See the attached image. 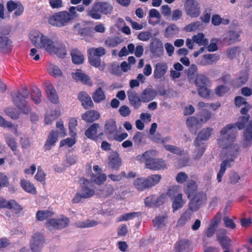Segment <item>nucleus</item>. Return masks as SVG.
<instances>
[{"instance_id": "f8f14e48", "label": "nucleus", "mask_w": 252, "mask_h": 252, "mask_svg": "<svg viewBox=\"0 0 252 252\" xmlns=\"http://www.w3.org/2000/svg\"><path fill=\"white\" fill-rule=\"evenodd\" d=\"M82 193L77 192L72 198V202L73 203H79L84 199L92 197L95 193L94 189L90 188L86 185H84L81 188Z\"/></svg>"}, {"instance_id": "bb28decb", "label": "nucleus", "mask_w": 252, "mask_h": 252, "mask_svg": "<svg viewBox=\"0 0 252 252\" xmlns=\"http://www.w3.org/2000/svg\"><path fill=\"white\" fill-rule=\"evenodd\" d=\"M168 66L166 63L161 62L157 63L154 70V77L158 79L162 78L166 73Z\"/></svg>"}, {"instance_id": "052dcab7", "label": "nucleus", "mask_w": 252, "mask_h": 252, "mask_svg": "<svg viewBox=\"0 0 252 252\" xmlns=\"http://www.w3.org/2000/svg\"><path fill=\"white\" fill-rule=\"evenodd\" d=\"M179 30L175 24H172L167 27L165 30V34L166 36H172L175 35Z\"/></svg>"}, {"instance_id": "c756f323", "label": "nucleus", "mask_w": 252, "mask_h": 252, "mask_svg": "<svg viewBox=\"0 0 252 252\" xmlns=\"http://www.w3.org/2000/svg\"><path fill=\"white\" fill-rule=\"evenodd\" d=\"M70 55L73 63L75 64H82L85 60L83 54L78 49L74 48L71 50Z\"/></svg>"}, {"instance_id": "412c9836", "label": "nucleus", "mask_w": 252, "mask_h": 252, "mask_svg": "<svg viewBox=\"0 0 252 252\" xmlns=\"http://www.w3.org/2000/svg\"><path fill=\"white\" fill-rule=\"evenodd\" d=\"M104 132L107 135L109 140L112 138L116 133L118 132L116 122L114 119H110L105 122Z\"/></svg>"}, {"instance_id": "c03bdc74", "label": "nucleus", "mask_w": 252, "mask_h": 252, "mask_svg": "<svg viewBox=\"0 0 252 252\" xmlns=\"http://www.w3.org/2000/svg\"><path fill=\"white\" fill-rule=\"evenodd\" d=\"M192 39L194 42L198 44L199 45H207L209 41L207 38H205L204 34L200 32L196 35H194L192 36Z\"/></svg>"}, {"instance_id": "7ed1b4c3", "label": "nucleus", "mask_w": 252, "mask_h": 252, "mask_svg": "<svg viewBox=\"0 0 252 252\" xmlns=\"http://www.w3.org/2000/svg\"><path fill=\"white\" fill-rule=\"evenodd\" d=\"M194 84L199 96L205 98L210 97L212 93L209 89L211 82L207 76L202 74H197L194 80Z\"/></svg>"}, {"instance_id": "a18cd8bd", "label": "nucleus", "mask_w": 252, "mask_h": 252, "mask_svg": "<svg viewBox=\"0 0 252 252\" xmlns=\"http://www.w3.org/2000/svg\"><path fill=\"white\" fill-rule=\"evenodd\" d=\"M53 215V212L47 210H39L36 212V218L38 221H43L49 218L52 217Z\"/></svg>"}, {"instance_id": "dca6fc26", "label": "nucleus", "mask_w": 252, "mask_h": 252, "mask_svg": "<svg viewBox=\"0 0 252 252\" xmlns=\"http://www.w3.org/2000/svg\"><path fill=\"white\" fill-rule=\"evenodd\" d=\"M217 240L223 250H228L231 242L230 238L226 235V231L224 229H220L217 232Z\"/></svg>"}, {"instance_id": "9d476101", "label": "nucleus", "mask_w": 252, "mask_h": 252, "mask_svg": "<svg viewBox=\"0 0 252 252\" xmlns=\"http://www.w3.org/2000/svg\"><path fill=\"white\" fill-rule=\"evenodd\" d=\"M185 9L187 15L191 18H197L201 13L200 4L195 0H186Z\"/></svg>"}, {"instance_id": "6e6d98bb", "label": "nucleus", "mask_w": 252, "mask_h": 252, "mask_svg": "<svg viewBox=\"0 0 252 252\" xmlns=\"http://www.w3.org/2000/svg\"><path fill=\"white\" fill-rule=\"evenodd\" d=\"M139 213L138 212H131L126 213L123 215L120 216L118 219V221H126L129 220H131L133 218L138 217Z\"/></svg>"}, {"instance_id": "4468645a", "label": "nucleus", "mask_w": 252, "mask_h": 252, "mask_svg": "<svg viewBox=\"0 0 252 252\" xmlns=\"http://www.w3.org/2000/svg\"><path fill=\"white\" fill-rule=\"evenodd\" d=\"M241 32V31L236 32L231 30L226 32L222 36V42L223 44L226 45H230L240 41Z\"/></svg>"}, {"instance_id": "5fc2aeb1", "label": "nucleus", "mask_w": 252, "mask_h": 252, "mask_svg": "<svg viewBox=\"0 0 252 252\" xmlns=\"http://www.w3.org/2000/svg\"><path fill=\"white\" fill-rule=\"evenodd\" d=\"M107 178L106 175L104 173L93 174L92 175L91 179L97 185H101L104 182Z\"/></svg>"}, {"instance_id": "1a4fd4ad", "label": "nucleus", "mask_w": 252, "mask_h": 252, "mask_svg": "<svg viewBox=\"0 0 252 252\" xmlns=\"http://www.w3.org/2000/svg\"><path fill=\"white\" fill-rule=\"evenodd\" d=\"M30 39L33 44L36 47L40 48L43 47L46 51L49 50V49H50L48 47L50 44L51 43L52 40L42 33L35 32L34 34L31 35Z\"/></svg>"}, {"instance_id": "6e6552de", "label": "nucleus", "mask_w": 252, "mask_h": 252, "mask_svg": "<svg viewBox=\"0 0 252 252\" xmlns=\"http://www.w3.org/2000/svg\"><path fill=\"white\" fill-rule=\"evenodd\" d=\"M151 153V152L146 151L142 155V157L145 160L146 167L154 170L164 169L166 167L165 161L161 158H150L149 156Z\"/></svg>"}, {"instance_id": "423d86ee", "label": "nucleus", "mask_w": 252, "mask_h": 252, "mask_svg": "<svg viewBox=\"0 0 252 252\" xmlns=\"http://www.w3.org/2000/svg\"><path fill=\"white\" fill-rule=\"evenodd\" d=\"M106 50L102 47H93L88 50V61L93 66L98 68L101 63V57L105 55Z\"/></svg>"}, {"instance_id": "3c124183", "label": "nucleus", "mask_w": 252, "mask_h": 252, "mask_svg": "<svg viewBox=\"0 0 252 252\" xmlns=\"http://www.w3.org/2000/svg\"><path fill=\"white\" fill-rule=\"evenodd\" d=\"M31 97L32 100L35 104H38L41 102V93L40 90L35 87L33 88L31 92Z\"/></svg>"}, {"instance_id": "2eb2a0df", "label": "nucleus", "mask_w": 252, "mask_h": 252, "mask_svg": "<svg viewBox=\"0 0 252 252\" xmlns=\"http://www.w3.org/2000/svg\"><path fill=\"white\" fill-rule=\"evenodd\" d=\"M51 46L49 45L48 48L49 50H46L47 52L50 54H54L57 55L60 58H63L66 54V50L65 46L60 43L54 42L51 41Z\"/></svg>"}, {"instance_id": "aec40b11", "label": "nucleus", "mask_w": 252, "mask_h": 252, "mask_svg": "<svg viewBox=\"0 0 252 252\" xmlns=\"http://www.w3.org/2000/svg\"><path fill=\"white\" fill-rule=\"evenodd\" d=\"M151 53L155 57H160L163 54L164 49L162 42L158 39L153 40L150 45Z\"/></svg>"}, {"instance_id": "37998d69", "label": "nucleus", "mask_w": 252, "mask_h": 252, "mask_svg": "<svg viewBox=\"0 0 252 252\" xmlns=\"http://www.w3.org/2000/svg\"><path fill=\"white\" fill-rule=\"evenodd\" d=\"M211 113L207 110H203L197 115V118L201 124L207 122L211 117Z\"/></svg>"}, {"instance_id": "9b49d317", "label": "nucleus", "mask_w": 252, "mask_h": 252, "mask_svg": "<svg viewBox=\"0 0 252 252\" xmlns=\"http://www.w3.org/2000/svg\"><path fill=\"white\" fill-rule=\"evenodd\" d=\"M70 220L68 218L61 216L58 219H49L46 223V226L48 227H53L57 229H63L69 225Z\"/></svg>"}, {"instance_id": "6ab92c4d", "label": "nucleus", "mask_w": 252, "mask_h": 252, "mask_svg": "<svg viewBox=\"0 0 252 252\" xmlns=\"http://www.w3.org/2000/svg\"><path fill=\"white\" fill-rule=\"evenodd\" d=\"M122 165V159L117 151L112 152L108 157V166L114 170H118Z\"/></svg>"}, {"instance_id": "13d9d810", "label": "nucleus", "mask_w": 252, "mask_h": 252, "mask_svg": "<svg viewBox=\"0 0 252 252\" xmlns=\"http://www.w3.org/2000/svg\"><path fill=\"white\" fill-rule=\"evenodd\" d=\"M202 25V23L199 21L193 22L186 26L184 29L188 32H191L200 28Z\"/></svg>"}, {"instance_id": "bf43d9fd", "label": "nucleus", "mask_w": 252, "mask_h": 252, "mask_svg": "<svg viewBox=\"0 0 252 252\" xmlns=\"http://www.w3.org/2000/svg\"><path fill=\"white\" fill-rule=\"evenodd\" d=\"M50 74L55 77L61 76L62 72L58 66L55 65H51L48 69Z\"/></svg>"}, {"instance_id": "338daca9", "label": "nucleus", "mask_w": 252, "mask_h": 252, "mask_svg": "<svg viewBox=\"0 0 252 252\" xmlns=\"http://www.w3.org/2000/svg\"><path fill=\"white\" fill-rule=\"evenodd\" d=\"M77 126V120L75 118H70L68 123L69 130L70 133H74Z\"/></svg>"}, {"instance_id": "c9c22d12", "label": "nucleus", "mask_w": 252, "mask_h": 252, "mask_svg": "<svg viewBox=\"0 0 252 252\" xmlns=\"http://www.w3.org/2000/svg\"><path fill=\"white\" fill-rule=\"evenodd\" d=\"M186 124L189 131L193 134L196 133V129L200 125L198 118L193 116H190L187 119Z\"/></svg>"}, {"instance_id": "f3484780", "label": "nucleus", "mask_w": 252, "mask_h": 252, "mask_svg": "<svg viewBox=\"0 0 252 252\" xmlns=\"http://www.w3.org/2000/svg\"><path fill=\"white\" fill-rule=\"evenodd\" d=\"M249 78V75L247 70L241 71L239 72L237 76L233 80L232 86L234 88H239L246 83Z\"/></svg>"}, {"instance_id": "864d4df0", "label": "nucleus", "mask_w": 252, "mask_h": 252, "mask_svg": "<svg viewBox=\"0 0 252 252\" xmlns=\"http://www.w3.org/2000/svg\"><path fill=\"white\" fill-rule=\"evenodd\" d=\"M240 51L239 47L228 48L226 52V56L228 58L232 60L239 54Z\"/></svg>"}, {"instance_id": "7c9ffc66", "label": "nucleus", "mask_w": 252, "mask_h": 252, "mask_svg": "<svg viewBox=\"0 0 252 252\" xmlns=\"http://www.w3.org/2000/svg\"><path fill=\"white\" fill-rule=\"evenodd\" d=\"M99 127V125L97 123H94L91 125L89 128L85 131V135L86 136L94 141H96L98 139L97 136V129Z\"/></svg>"}, {"instance_id": "c85d7f7f", "label": "nucleus", "mask_w": 252, "mask_h": 252, "mask_svg": "<svg viewBox=\"0 0 252 252\" xmlns=\"http://www.w3.org/2000/svg\"><path fill=\"white\" fill-rule=\"evenodd\" d=\"M100 118V114L96 110H89L82 115V120L87 123H93Z\"/></svg>"}, {"instance_id": "680f3d73", "label": "nucleus", "mask_w": 252, "mask_h": 252, "mask_svg": "<svg viewBox=\"0 0 252 252\" xmlns=\"http://www.w3.org/2000/svg\"><path fill=\"white\" fill-rule=\"evenodd\" d=\"M4 112L7 116L12 119L16 120L19 118V113L15 108H7L5 109Z\"/></svg>"}, {"instance_id": "f03ea898", "label": "nucleus", "mask_w": 252, "mask_h": 252, "mask_svg": "<svg viewBox=\"0 0 252 252\" xmlns=\"http://www.w3.org/2000/svg\"><path fill=\"white\" fill-rule=\"evenodd\" d=\"M207 199L206 194L200 191L197 193L190 199L188 209L186 210L177 221V225L182 226L186 224L192 217L193 213L197 211Z\"/></svg>"}, {"instance_id": "e2e57ef3", "label": "nucleus", "mask_w": 252, "mask_h": 252, "mask_svg": "<svg viewBox=\"0 0 252 252\" xmlns=\"http://www.w3.org/2000/svg\"><path fill=\"white\" fill-rule=\"evenodd\" d=\"M166 217L165 216H157L153 220V222L155 226H157L158 228L161 227L162 225H164V222Z\"/></svg>"}, {"instance_id": "ea45409f", "label": "nucleus", "mask_w": 252, "mask_h": 252, "mask_svg": "<svg viewBox=\"0 0 252 252\" xmlns=\"http://www.w3.org/2000/svg\"><path fill=\"white\" fill-rule=\"evenodd\" d=\"M135 188L139 191L149 189L146 178H138L133 182Z\"/></svg>"}, {"instance_id": "0e129e2a", "label": "nucleus", "mask_w": 252, "mask_h": 252, "mask_svg": "<svg viewBox=\"0 0 252 252\" xmlns=\"http://www.w3.org/2000/svg\"><path fill=\"white\" fill-rule=\"evenodd\" d=\"M211 9H206L204 11V14L200 16V19L202 22L208 24L210 22L211 16Z\"/></svg>"}, {"instance_id": "603ef678", "label": "nucleus", "mask_w": 252, "mask_h": 252, "mask_svg": "<svg viewBox=\"0 0 252 252\" xmlns=\"http://www.w3.org/2000/svg\"><path fill=\"white\" fill-rule=\"evenodd\" d=\"M195 146L196 149L194 152L193 158L194 159H199L205 151V146L204 144H200L199 145H195Z\"/></svg>"}, {"instance_id": "b1692460", "label": "nucleus", "mask_w": 252, "mask_h": 252, "mask_svg": "<svg viewBox=\"0 0 252 252\" xmlns=\"http://www.w3.org/2000/svg\"><path fill=\"white\" fill-rule=\"evenodd\" d=\"M198 186L195 181L193 180H189L188 181L187 184L184 187V191L187 196V197L189 199L193 197L197 193ZM199 191H198L199 192Z\"/></svg>"}, {"instance_id": "5701e85b", "label": "nucleus", "mask_w": 252, "mask_h": 252, "mask_svg": "<svg viewBox=\"0 0 252 252\" xmlns=\"http://www.w3.org/2000/svg\"><path fill=\"white\" fill-rule=\"evenodd\" d=\"M127 97L130 104L135 109H138L141 105L142 99L133 90L130 89L127 92Z\"/></svg>"}, {"instance_id": "0eeeda50", "label": "nucleus", "mask_w": 252, "mask_h": 252, "mask_svg": "<svg viewBox=\"0 0 252 252\" xmlns=\"http://www.w3.org/2000/svg\"><path fill=\"white\" fill-rule=\"evenodd\" d=\"M64 11L54 13L48 18V23L51 25L58 28L67 26L71 21L69 15Z\"/></svg>"}, {"instance_id": "a878e982", "label": "nucleus", "mask_w": 252, "mask_h": 252, "mask_svg": "<svg viewBox=\"0 0 252 252\" xmlns=\"http://www.w3.org/2000/svg\"><path fill=\"white\" fill-rule=\"evenodd\" d=\"M78 99L81 102L82 106L85 109H88L94 106L91 96L86 92H80L78 95Z\"/></svg>"}, {"instance_id": "4d7b16f0", "label": "nucleus", "mask_w": 252, "mask_h": 252, "mask_svg": "<svg viewBox=\"0 0 252 252\" xmlns=\"http://www.w3.org/2000/svg\"><path fill=\"white\" fill-rule=\"evenodd\" d=\"M59 115L57 111H51L50 113L46 114L45 117V123L46 125L51 124L58 118Z\"/></svg>"}, {"instance_id": "58836bf2", "label": "nucleus", "mask_w": 252, "mask_h": 252, "mask_svg": "<svg viewBox=\"0 0 252 252\" xmlns=\"http://www.w3.org/2000/svg\"><path fill=\"white\" fill-rule=\"evenodd\" d=\"M190 242L186 239L178 240L175 245V250L177 252H182L189 249Z\"/></svg>"}, {"instance_id": "72a5a7b5", "label": "nucleus", "mask_w": 252, "mask_h": 252, "mask_svg": "<svg viewBox=\"0 0 252 252\" xmlns=\"http://www.w3.org/2000/svg\"><path fill=\"white\" fill-rule=\"evenodd\" d=\"M114 192V189L112 185L106 184L100 189H98L97 194L100 197L107 198L112 195Z\"/></svg>"}, {"instance_id": "49530a36", "label": "nucleus", "mask_w": 252, "mask_h": 252, "mask_svg": "<svg viewBox=\"0 0 252 252\" xmlns=\"http://www.w3.org/2000/svg\"><path fill=\"white\" fill-rule=\"evenodd\" d=\"M146 178L149 188H150L157 185L160 182L161 177L159 174H153Z\"/></svg>"}, {"instance_id": "4be33fe9", "label": "nucleus", "mask_w": 252, "mask_h": 252, "mask_svg": "<svg viewBox=\"0 0 252 252\" xmlns=\"http://www.w3.org/2000/svg\"><path fill=\"white\" fill-rule=\"evenodd\" d=\"M213 131V129L211 127L203 128L197 134L194 141V145H199L200 144H204L203 141L207 140L209 138Z\"/></svg>"}, {"instance_id": "393cba45", "label": "nucleus", "mask_w": 252, "mask_h": 252, "mask_svg": "<svg viewBox=\"0 0 252 252\" xmlns=\"http://www.w3.org/2000/svg\"><path fill=\"white\" fill-rule=\"evenodd\" d=\"M45 91L47 94L48 98L51 102L55 104H57L59 102V98L56 91L50 82L46 83Z\"/></svg>"}, {"instance_id": "ddd939ff", "label": "nucleus", "mask_w": 252, "mask_h": 252, "mask_svg": "<svg viewBox=\"0 0 252 252\" xmlns=\"http://www.w3.org/2000/svg\"><path fill=\"white\" fill-rule=\"evenodd\" d=\"M44 237L41 233L37 232L33 234L30 242V247L33 252H40L43 247Z\"/></svg>"}, {"instance_id": "8fccbe9b", "label": "nucleus", "mask_w": 252, "mask_h": 252, "mask_svg": "<svg viewBox=\"0 0 252 252\" xmlns=\"http://www.w3.org/2000/svg\"><path fill=\"white\" fill-rule=\"evenodd\" d=\"M10 205L7 207L9 210L12 211L16 214L20 213L23 210V207L15 200H10L9 201Z\"/></svg>"}, {"instance_id": "a211bd4d", "label": "nucleus", "mask_w": 252, "mask_h": 252, "mask_svg": "<svg viewBox=\"0 0 252 252\" xmlns=\"http://www.w3.org/2000/svg\"><path fill=\"white\" fill-rule=\"evenodd\" d=\"M6 8L9 13H11L15 10L14 15L16 16L21 15L24 11V7L20 1L15 2L12 0H10L7 2Z\"/></svg>"}, {"instance_id": "09e8293b", "label": "nucleus", "mask_w": 252, "mask_h": 252, "mask_svg": "<svg viewBox=\"0 0 252 252\" xmlns=\"http://www.w3.org/2000/svg\"><path fill=\"white\" fill-rule=\"evenodd\" d=\"M5 139L7 146L15 154V152L17 149V145L14 137L11 135H6L5 136Z\"/></svg>"}, {"instance_id": "20e7f679", "label": "nucleus", "mask_w": 252, "mask_h": 252, "mask_svg": "<svg viewBox=\"0 0 252 252\" xmlns=\"http://www.w3.org/2000/svg\"><path fill=\"white\" fill-rule=\"evenodd\" d=\"M11 96L14 104L24 114H29L31 111V108L26 102V99L29 96L27 90H23L22 92L16 91L12 92Z\"/></svg>"}, {"instance_id": "473e14b6", "label": "nucleus", "mask_w": 252, "mask_h": 252, "mask_svg": "<svg viewBox=\"0 0 252 252\" xmlns=\"http://www.w3.org/2000/svg\"><path fill=\"white\" fill-rule=\"evenodd\" d=\"M157 94L156 91L151 88L144 89L141 95L142 101L143 102H148L153 100Z\"/></svg>"}, {"instance_id": "cd10ccee", "label": "nucleus", "mask_w": 252, "mask_h": 252, "mask_svg": "<svg viewBox=\"0 0 252 252\" xmlns=\"http://www.w3.org/2000/svg\"><path fill=\"white\" fill-rule=\"evenodd\" d=\"M12 48V41L8 37L4 36H0V50L3 53H8L11 51Z\"/></svg>"}, {"instance_id": "4c0bfd02", "label": "nucleus", "mask_w": 252, "mask_h": 252, "mask_svg": "<svg viewBox=\"0 0 252 252\" xmlns=\"http://www.w3.org/2000/svg\"><path fill=\"white\" fill-rule=\"evenodd\" d=\"M20 185L23 189L27 192L32 194L36 193V189L33 184L30 182L25 180L22 179L20 181Z\"/></svg>"}, {"instance_id": "e433bc0d", "label": "nucleus", "mask_w": 252, "mask_h": 252, "mask_svg": "<svg viewBox=\"0 0 252 252\" xmlns=\"http://www.w3.org/2000/svg\"><path fill=\"white\" fill-rule=\"evenodd\" d=\"M185 204L183 200V194L181 193H178L175 197L173 198L172 208L173 212H175L183 207Z\"/></svg>"}, {"instance_id": "79ce46f5", "label": "nucleus", "mask_w": 252, "mask_h": 252, "mask_svg": "<svg viewBox=\"0 0 252 252\" xmlns=\"http://www.w3.org/2000/svg\"><path fill=\"white\" fill-rule=\"evenodd\" d=\"M105 94L102 88L99 87L92 94V98L95 103H99L105 99Z\"/></svg>"}, {"instance_id": "774afa93", "label": "nucleus", "mask_w": 252, "mask_h": 252, "mask_svg": "<svg viewBox=\"0 0 252 252\" xmlns=\"http://www.w3.org/2000/svg\"><path fill=\"white\" fill-rule=\"evenodd\" d=\"M35 179L40 182H44L45 174L40 166L37 168V172L34 176Z\"/></svg>"}, {"instance_id": "f704fd0d", "label": "nucleus", "mask_w": 252, "mask_h": 252, "mask_svg": "<svg viewBox=\"0 0 252 252\" xmlns=\"http://www.w3.org/2000/svg\"><path fill=\"white\" fill-rule=\"evenodd\" d=\"M58 132L55 130H52L44 145V148L45 150H50L51 147L53 146L58 140Z\"/></svg>"}, {"instance_id": "f257e3e1", "label": "nucleus", "mask_w": 252, "mask_h": 252, "mask_svg": "<svg viewBox=\"0 0 252 252\" xmlns=\"http://www.w3.org/2000/svg\"><path fill=\"white\" fill-rule=\"evenodd\" d=\"M248 110V108L243 107L240 112L244 115L240 117L237 123L227 125L220 131L221 137L218 139V144L219 147L228 150V154L232 158H235L237 156L240 148L239 146L235 143L237 134L236 127L239 130L245 127L250 119V115L247 114Z\"/></svg>"}, {"instance_id": "a19ab883", "label": "nucleus", "mask_w": 252, "mask_h": 252, "mask_svg": "<svg viewBox=\"0 0 252 252\" xmlns=\"http://www.w3.org/2000/svg\"><path fill=\"white\" fill-rule=\"evenodd\" d=\"M72 77L76 81H80L84 84H89L91 83L90 77L85 73L78 70L72 73Z\"/></svg>"}, {"instance_id": "2f4dec72", "label": "nucleus", "mask_w": 252, "mask_h": 252, "mask_svg": "<svg viewBox=\"0 0 252 252\" xmlns=\"http://www.w3.org/2000/svg\"><path fill=\"white\" fill-rule=\"evenodd\" d=\"M234 161L233 158L226 159L224 160L220 164V169L217 174V181L218 182H220L222 180V177L223 176L226 168L231 167V163Z\"/></svg>"}, {"instance_id": "de8ad7c7", "label": "nucleus", "mask_w": 252, "mask_h": 252, "mask_svg": "<svg viewBox=\"0 0 252 252\" xmlns=\"http://www.w3.org/2000/svg\"><path fill=\"white\" fill-rule=\"evenodd\" d=\"M98 224L96 221L87 220L85 221H78L75 223V226L78 228H88L96 226Z\"/></svg>"}, {"instance_id": "69168bd1", "label": "nucleus", "mask_w": 252, "mask_h": 252, "mask_svg": "<svg viewBox=\"0 0 252 252\" xmlns=\"http://www.w3.org/2000/svg\"><path fill=\"white\" fill-rule=\"evenodd\" d=\"M228 91V88L224 85H221L218 86L215 89L216 94L219 96H222L224 95Z\"/></svg>"}, {"instance_id": "39448f33", "label": "nucleus", "mask_w": 252, "mask_h": 252, "mask_svg": "<svg viewBox=\"0 0 252 252\" xmlns=\"http://www.w3.org/2000/svg\"><path fill=\"white\" fill-rule=\"evenodd\" d=\"M113 6L107 2H97L94 3L92 8L88 12V15L95 20L100 19L101 14H108L110 13Z\"/></svg>"}]
</instances>
